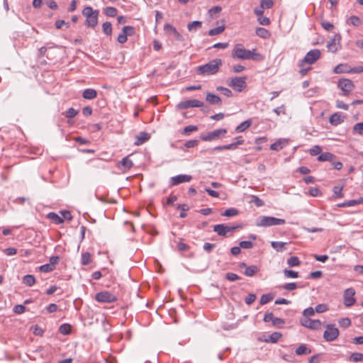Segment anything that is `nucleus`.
Here are the masks:
<instances>
[{
    "mask_svg": "<svg viewBox=\"0 0 363 363\" xmlns=\"http://www.w3.org/2000/svg\"><path fill=\"white\" fill-rule=\"evenodd\" d=\"M321 52L318 49H313L306 53L304 58L298 63L299 72L302 76L306 75L311 69V65L320 59Z\"/></svg>",
    "mask_w": 363,
    "mask_h": 363,
    "instance_id": "1",
    "label": "nucleus"
},
{
    "mask_svg": "<svg viewBox=\"0 0 363 363\" xmlns=\"http://www.w3.org/2000/svg\"><path fill=\"white\" fill-rule=\"evenodd\" d=\"M260 55L254 50H246L242 44H236L232 51V57L238 60H257Z\"/></svg>",
    "mask_w": 363,
    "mask_h": 363,
    "instance_id": "2",
    "label": "nucleus"
},
{
    "mask_svg": "<svg viewBox=\"0 0 363 363\" xmlns=\"http://www.w3.org/2000/svg\"><path fill=\"white\" fill-rule=\"evenodd\" d=\"M221 65V59H214L203 65L199 66L196 72L198 74L203 76L214 74L218 71Z\"/></svg>",
    "mask_w": 363,
    "mask_h": 363,
    "instance_id": "3",
    "label": "nucleus"
},
{
    "mask_svg": "<svg viewBox=\"0 0 363 363\" xmlns=\"http://www.w3.org/2000/svg\"><path fill=\"white\" fill-rule=\"evenodd\" d=\"M284 219L277 218L273 216H261L256 220L255 225L257 227H270L285 224Z\"/></svg>",
    "mask_w": 363,
    "mask_h": 363,
    "instance_id": "4",
    "label": "nucleus"
},
{
    "mask_svg": "<svg viewBox=\"0 0 363 363\" xmlns=\"http://www.w3.org/2000/svg\"><path fill=\"white\" fill-rule=\"evenodd\" d=\"M82 14L86 17V25L89 27H95L98 23L99 11H94L91 6H86Z\"/></svg>",
    "mask_w": 363,
    "mask_h": 363,
    "instance_id": "5",
    "label": "nucleus"
},
{
    "mask_svg": "<svg viewBox=\"0 0 363 363\" xmlns=\"http://www.w3.org/2000/svg\"><path fill=\"white\" fill-rule=\"evenodd\" d=\"M227 133L225 128H219L209 132L205 135H201L200 138L203 141H213L223 138Z\"/></svg>",
    "mask_w": 363,
    "mask_h": 363,
    "instance_id": "6",
    "label": "nucleus"
},
{
    "mask_svg": "<svg viewBox=\"0 0 363 363\" xmlns=\"http://www.w3.org/2000/svg\"><path fill=\"white\" fill-rule=\"evenodd\" d=\"M239 226L227 225L225 224H218L213 225V231L218 235L223 237L230 236Z\"/></svg>",
    "mask_w": 363,
    "mask_h": 363,
    "instance_id": "7",
    "label": "nucleus"
},
{
    "mask_svg": "<svg viewBox=\"0 0 363 363\" xmlns=\"http://www.w3.org/2000/svg\"><path fill=\"white\" fill-rule=\"evenodd\" d=\"M340 335L338 328L333 324H328L326 330L323 333L324 339L328 342H332L336 340Z\"/></svg>",
    "mask_w": 363,
    "mask_h": 363,
    "instance_id": "8",
    "label": "nucleus"
},
{
    "mask_svg": "<svg viewBox=\"0 0 363 363\" xmlns=\"http://www.w3.org/2000/svg\"><path fill=\"white\" fill-rule=\"evenodd\" d=\"M228 85L237 91H242L246 87V77H233L230 79Z\"/></svg>",
    "mask_w": 363,
    "mask_h": 363,
    "instance_id": "9",
    "label": "nucleus"
},
{
    "mask_svg": "<svg viewBox=\"0 0 363 363\" xmlns=\"http://www.w3.org/2000/svg\"><path fill=\"white\" fill-rule=\"evenodd\" d=\"M340 41L341 35L340 34H335L327 43L326 47L328 50L333 53L336 52L341 48Z\"/></svg>",
    "mask_w": 363,
    "mask_h": 363,
    "instance_id": "10",
    "label": "nucleus"
},
{
    "mask_svg": "<svg viewBox=\"0 0 363 363\" xmlns=\"http://www.w3.org/2000/svg\"><path fill=\"white\" fill-rule=\"evenodd\" d=\"M337 86L342 91V95L347 96L354 89V85L352 80L349 79H340L337 83Z\"/></svg>",
    "mask_w": 363,
    "mask_h": 363,
    "instance_id": "11",
    "label": "nucleus"
},
{
    "mask_svg": "<svg viewBox=\"0 0 363 363\" xmlns=\"http://www.w3.org/2000/svg\"><path fill=\"white\" fill-rule=\"evenodd\" d=\"M96 300L101 303H113L117 298L115 295L108 291H101L96 294Z\"/></svg>",
    "mask_w": 363,
    "mask_h": 363,
    "instance_id": "12",
    "label": "nucleus"
},
{
    "mask_svg": "<svg viewBox=\"0 0 363 363\" xmlns=\"http://www.w3.org/2000/svg\"><path fill=\"white\" fill-rule=\"evenodd\" d=\"M355 290L353 288L347 289L343 294L344 304L346 307H350L355 303Z\"/></svg>",
    "mask_w": 363,
    "mask_h": 363,
    "instance_id": "13",
    "label": "nucleus"
},
{
    "mask_svg": "<svg viewBox=\"0 0 363 363\" xmlns=\"http://www.w3.org/2000/svg\"><path fill=\"white\" fill-rule=\"evenodd\" d=\"M301 325L312 330H318L320 328L321 322L319 320H312L309 318H301L300 319Z\"/></svg>",
    "mask_w": 363,
    "mask_h": 363,
    "instance_id": "14",
    "label": "nucleus"
},
{
    "mask_svg": "<svg viewBox=\"0 0 363 363\" xmlns=\"http://www.w3.org/2000/svg\"><path fill=\"white\" fill-rule=\"evenodd\" d=\"M203 105V102L198 99H189L180 102L177 106L180 109H187L189 108L202 107Z\"/></svg>",
    "mask_w": 363,
    "mask_h": 363,
    "instance_id": "15",
    "label": "nucleus"
},
{
    "mask_svg": "<svg viewBox=\"0 0 363 363\" xmlns=\"http://www.w3.org/2000/svg\"><path fill=\"white\" fill-rule=\"evenodd\" d=\"M192 179V177L188 174H179L171 177L170 185L177 186L182 183L189 182Z\"/></svg>",
    "mask_w": 363,
    "mask_h": 363,
    "instance_id": "16",
    "label": "nucleus"
},
{
    "mask_svg": "<svg viewBox=\"0 0 363 363\" xmlns=\"http://www.w3.org/2000/svg\"><path fill=\"white\" fill-rule=\"evenodd\" d=\"M164 30L166 33L172 35L178 41H184V37L177 31V30L171 24L167 23L164 26Z\"/></svg>",
    "mask_w": 363,
    "mask_h": 363,
    "instance_id": "17",
    "label": "nucleus"
},
{
    "mask_svg": "<svg viewBox=\"0 0 363 363\" xmlns=\"http://www.w3.org/2000/svg\"><path fill=\"white\" fill-rule=\"evenodd\" d=\"M345 118L344 113L337 112L330 116L329 122L332 125H338L345 121Z\"/></svg>",
    "mask_w": 363,
    "mask_h": 363,
    "instance_id": "18",
    "label": "nucleus"
},
{
    "mask_svg": "<svg viewBox=\"0 0 363 363\" xmlns=\"http://www.w3.org/2000/svg\"><path fill=\"white\" fill-rule=\"evenodd\" d=\"M240 268H245V275L247 277H252L254 276L258 271V268L255 265L247 266V264L244 262H242L239 264Z\"/></svg>",
    "mask_w": 363,
    "mask_h": 363,
    "instance_id": "19",
    "label": "nucleus"
},
{
    "mask_svg": "<svg viewBox=\"0 0 363 363\" xmlns=\"http://www.w3.org/2000/svg\"><path fill=\"white\" fill-rule=\"evenodd\" d=\"M150 138L149 133L146 132H140L135 137V140L134 142L135 145H140L144 143L147 142Z\"/></svg>",
    "mask_w": 363,
    "mask_h": 363,
    "instance_id": "20",
    "label": "nucleus"
},
{
    "mask_svg": "<svg viewBox=\"0 0 363 363\" xmlns=\"http://www.w3.org/2000/svg\"><path fill=\"white\" fill-rule=\"evenodd\" d=\"M206 100L212 105L220 106L222 103L221 99L218 96L209 92L206 94Z\"/></svg>",
    "mask_w": 363,
    "mask_h": 363,
    "instance_id": "21",
    "label": "nucleus"
},
{
    "mask_svg": "<svg viewBox=\"0 0 363 363\" xmlns=\"http://www.w3.org/2000/svg\"><path fill=\"white\" fill-rule=\"evenodd\" d=\"M287 144V140L285 139H279L270 145V149L275 151L281 150Z\"/></svg>",
    "mask_w": 363,
    "mask_h": 363,
    "instance_id": "22",
    "label": "nucleus"
},
{
    "mask_svg": "<svg viewBox=\"0 0 363 363\" xmlns=\"http://www.w3.org/2000/svg\"><path fill=\"white\" fill-rule=\"evenodd\" d=\"M97 92L95 89H86L84 90L82 93V96L85 99H94L96 97Z\"/></svg>",
    "mask_w": 363,
    "mask_h": 363,
    "instance_id": "23",
    "label": "nucleus"
},
{
    "mask_svg": "<svg viewBox=\"0 0 363 363\" xmlns=\"http://www.w3.org/2000/svg\"><path fill=\"white\" fill-rule=\"evenodd\" d=\"M350 69V67L347 64H339L335 67L333 72L335 74L349 73Z\"/></svg>",
    "mask_w": 363,
    "mask_h": 363,
    "instance_id": "24",
    "label": "nucleus"
},
{
    "mask_svg": "<svg viewBox=\"0 0 363 363\" xmlns=\"http://www.w3.org/2000/svg\"><path fill=\"white\" fill-rule=\"evenodd\" d=\"M252 125V121L250 119L246 120L242 122L240 125H238L235 128V131L237 133H242L247 130Z\"/></svg>",
    "mask_w": 363,
    "mask_h": 363,
    "instance_id": "25",
    "label": "nucleus"
},
{
    "mask_svg": "<svg viewBox=\"0 0 363 363\" xmlns=\"http://www.w3.org/2000/svg\"><path fill=\"white\" fill-rule=\"evenodd\" d=\"M286 242L272 241L271 246L277 252H283L286 250Z\"/></svg>",
    "mask_w": 363,
    "mask_h": 363,
    "instance_id": "26",
    "label": "nucleus"
},
{
    "mask_svg": "<svg viewBox=\"0 0 363 363\" xmlns=\"http://www.w3.org/2000/svg\"><path fill=\"white\" fill-rule=\"evenodd\" d=\"M202 22L200 21H194L187 25V29L189 32H196L201 28Z\"/></svg>",
    "mask_w": 363,
    "mask_h": 363,
    "instance_id": "27",
    "label": "nucleus"
},
{
    "mask_svg": "<svg viewBox=\"0 0 363 363\" xmlns=\"http://www.w3.org/2000/svg\"><path fill=\"white\" fill-rule=\"evenodd\" d=\"M126 30H131V28L128 26H124L122 29V32L118 36L117 40L121 44H123L127 41L128 35L125 34Z\"/></svg>",
    "mask_w": 363,
    "mask_h": 363,
    "instance_id": "28",
    "label": "nucleus"
},
{
    "mask_svg": "<svg viewBox=\"0 0 363 363\" xmlns=\"http://www.w3.org/2000/svg\"><path fill=\"white\" fill-rule=\"evenodd\" d=\"M256 35L264 39H267L270 37V33L268 30L264 28H257L255 30Z\"/></svg>",
    "mask_w": 363,
    "mask_h": 363,
    "instance_id": "29",
    "label": "nucleus"
},
{
    "mask_svg": "<svg viewBox=\"0 0 363 363\" xmlns=\"http://www.w3.org/2000/svg\"><path fill=\"white\" fill-rule=\"evenodd\" d=\"M48 218L55 224H61L63 223V218L54 212L49 213Z\"/></svg>",
    "mask_w": 363,
    "mask_h": 363,
    "instance_id": "30",
    "label": "nucleus"
},
{
    "mask_svg": "<svg viewBox=\"0 0 363 363\" xmlns=\"http://www.w3.org/2000/svg\"><path fill=\"white\" fill-rule=\"evenodd\" d=\"M295 352L297 355H303L310 354L311 350L308 349L304 344H302L296 348Z\"/></svg>",
    "mask_w": 363,
    "mask_h": 363,
    "instance_id": "31",
    "label": "nucleus"
},
{
    "mask_svg": "<svg viewBox=\"0 0 363 363\" xmlns=\"http://www.w3.org/2000/svg\"><path fill=\"white\" fill-rule=\"evenodd\" d=\"M335 155L333 154L330 152H324L318 156V160L320 162L333 161Z\"/></svg>",
    "mask_w": 363,
    "mask_h": 363,
    "instance_id": "32",
    "label": "nucleus"
},
{
    "mask_svg": "<svg viewBox=\"0 0 363 363\" xmlns=\"http://www.w3.org/2000/svg\"><path fill=\"white\" fill-rule=\"evenodd\" d=\"M35 282V279L34 276L30 274H27L23 278V283L26 286H32Z\"/></svg>",
    "mask_w": 363,
    "mask_h": 363,
    "instance_id": "33",
    "label": "nucleus"
},
{
    "mask_svg": "<svg viewBox=\"0 0 363 363\" xmlns=\"http://www.w3.org/2000/svg\"><path fill=\"white\" fill-rule=\"evenodd\" d=\"M282 335L279 332H274L272 333L268 340H266V342H269L272 343H276L277 342L279 339L281 337Z\"/></svg>",
    "mask_w": 363,
    "mask_h": 363,
    "instance_id": "34",
    "label": "nucleus"
},
{
    "mask_svg": "<svg viewBox=\"0 0 363 363\" xmlns=\"http://www.w3.org/2000/svg\"><path fill=\"white\" fill-rule=\"evenodd\" d=\"M349 360L353 362H363V354L354 352L350 356Z\"/></svg>",
    "mask_w": 363,
    "mask_h": 363,
    "instance_id": "35",
    "label": "nucleus"
},
{
    "mask_svg": "<svg viewBox=\"0 0 363 363\" xmlns=\"http://www.w3.org/2000/svg\"><path fill=\"white\" fill-rule=\"evenodd\" d=\"M225 28V27L224 25L212 28L208 31V35L210 36H213V35L220 34L221 33H223L224 31Z\"/></svg>",
    "mask_w": 363,
    "mask_h": 363,
    "instance_id": "36",
    "label": "nucleus"
},
{
    "mask_svg": "<svg viewBox=\"0 0 363 363\" xmlns=\"http://www.w3.org/2000/svg\"><path fill=\"white\" fill-rule=\"evenodd\" d=\"M91 261V254L89 252H84L81 256V263L82 265H88Z\"/></svg>",
    "mask_w": 363,
    "mask_h": 363,
    "instance_id": "37",
    "label": "nucleus"
},
{
    "mask_svg": "<svg viewBox=\"0 0 363 363\" xmlns=\"http://www.w3.org/2000/svg\"><path fill=\"white\" fill-rule=\"evenodd\" d=\"M273 298L274 295L272 294H263L260 298L259 303L261 305H264L270 302Z\"/></svg>",
    "mask_w": 363,
    "mask_h": 363,
    "instance_id": "38",
    "label": "nucleus"
},
{
    "mask_svg": "<svg viewBox=\"0 0 363 363\" xmlns=\"http://www.w3.org/2000/svg\"><path fill=\"white\" fill-rule=\"evenodd\" d=\"M238 214V211L236 208H231L225 210L221 216L226 217H233Z\"/></svg>",
    "mask_w": 363,
    "mask_h": 363,
    "instance_id": "39",
    "label": "nucleus"
},
{
    "mask_svg": "<svg viewBox=\"0 0 363 363\" xmlns=\"http://www.w3.org/2000/svg\"><path fill=\"white\" fill-rule=\"evenodd\" d=\"M300 263L298 257L296 256L291 257L287 259V264L291 267L298 266Z\"/></svg>",
    "mask_w": 363,
    "mask_h": 363,
    "instance_id": "40",
    "label": "nucleus"
},
{
    "mask_svg": "<svg viewBox=\"0 0 363 363\" xmlns=\"http://www.w3.org/2000/svg\"><path fill=\"white\" fill-rule=\"evenodd\" d=\"M122 166L124 167L125 169H130L133 165V163L132 160H130L128 157H124L121 162Z\"/></svg>",
    "mask_w": 363,
    "mask_h": 363,
    "instance_id": "41",
    "label": "nucleus"
},
{
    "mask_svg": "<svg viewBox=\"0 0 363 363\" xmlns=\"http://www.w3.org/2000/svg\"><path fill=\"white\" fill-rule=\"evenodd\" d=\"M103 31L107 35H111L112 33V26L110 22H105L102 25Z\"/></svg>",
    "mask_w": 363,
    "mask_h": 363,
    "instance_id": "42",
    "label": "nucleus"
},
{
    "mask_svg": "<svg viewBox=\"0 0 363 363\" xmlns=\"http://www.w3.org/2000/svg\"><path fill=\"white\" fill-rule=\"evenodd\" d=\"M55 267H52V264L48 263V264H45L41 265L39 267V270L42 272L48 273V272H52L55 269Z\"/></svg>",
    "mask_w": 363,
    "mask_h": 363,
    "instance_id": "43",
    "label": "nucleus"
},
{
    "mask_svg": "<svg viewBox=\"0 0 363 363\" xmlns=\"http://www.w3.org/2000/svg\"><path fill=\"white\" fill-rule=\"evenodd\" d=\"M284 274L286 278H297L298 277V273L297 272L287 269L284 270Z\"/></svg>",
    "mask_w": 363,
    "mask_h": 363,
    "instance_id": "44",
    "label": "nucleus"
},
{
    "mask_svg": "<svg viewBox=\"0 0 363 363\" xmlns=\"http://www.w3.org/2000/svg\"><path fill=\"white\" fill-rule=\"evenodd\" d=\"M216 89L227 97H231L233 96L231 90L228 88L223 86H218Z\"/></svg>",
    "mask_w": 363,
    "mask_h": 363,
    "instance_id": "45",
    "label": "nucleus"
},
{
    "mask_svg": "<svg viewBox=\"0 0 363 363\" xmlns=\"http://www.w3.org/2000/svg\"><path fill=\"white\" fill-rule=\"evenodd\" d=\"M260 6L262 7V9H270L274 6V1L273 0H261Z\"/></svg>",
    "mask_w": 363,
    "mask_h": 363,
    "instance_id": "46",
    "label": "nucleus"
},
{
    "mask_svg": "<svg viewBox=\"0 0 363 363\" xmlns=\"http://www.w3.org/2000/svg\"><path fill=\"white\" fill-rule=\"evenodd\" d=\"M59 330L63 335H68L71 332V326L69 324H62Z\"/></svg>",
    "mask_w": 363,
    "mask_h": 363,
    "instance_id": "47",
    "label": "nucleus"
},
{
    "mask_svg": "<svg viewBox=\"0 0 363 363\" xmlns=\"http://www.w3.org/2000/svg\"><path fill=\"white\" fill-rule=\"evenodd\" d=\"M279 287L287 291H293L295 290L298 287V286L295 282H291L285 284Z\"/></svg>",
    "mask_w": 363,
    "mask_h": 363,
    "instance_id": "48",
    "label": "nucleus"
},
{
    "mask_svg": "<svg viewBox=\"0 0 363 363\" xmlns=\"http://www.w3.org/2000/svg\"><path fill=\"white\" fill-rule=\"evenodd\" d=\"M105 14L110 17H114L117 14V9L114 7H107L105 9Z\"/></svg>",
    "mask_w": 363,
    "mask_h": 363,
    "instance_id": "49",
    "label": "nucleus"
},
{
    "mask_svg": "<svg viewBox=\"0 0 363 363\" xmlns=\"http://www.w3.org/2000/svg\"><path fill=\"white\" fill-rule=\"evenodd\" d=\"M328 310V306L325 303H320L315 306V312L321 313L327 311Z\"/></svg>",
    "mask_w": 363,
    "mask_h": 363,
    "instance_id": "50",
    "label": "nucleus"
},
{
    "mask_svg": "<svg viewBox=\"0 0 363 363\" xmlns=\"http://www.w3.org/2000/svg\"><path fill=\"white\" fill-rule=\"evenodd\" d=\"M322 152V148L319 145H314L310 150L309 153L312 156L320 155Z\"/></svg>",
    "mask_w": 363,
    "mask_h": 363,
    "instance_id": "51",
    "label": "nucleus"
},
{
    "mask_svg": "<svg viewBox=\"0 0 363 363\" xmlns=\"http://www.w3.org/2000/svg\"><path fill=\"white\" fill-rule=\"evenodd\" d=\"M354 131L361 135H363V123H357L353 127Z\"/></svg>",
    "mask_w": 363,
    "mask_h": 363,
    "instance_id": "52",
    "label": "nucleus"
},
{
    "mask_svg": "<svg viewBox=\"0 0 363 363\" xmlns=\"http://www.w3.org/2000/svg\"><path fill=\"white\" fill-rule=\"evenodd\" d=\"M78 114V111L73 108H69L65 113V117L71 118H74Z\"/></svg>",
    "mask_w": 363,
    "mask_h": 363,
    "instance_id": "53",
    "label": "nucleus"
},
{
    "mask_svg": "<svg viewBox=\"0 0 363 363\" xmlns=\"http://www.w3.org/2000/svg\"><path fill=\"white\" fill-rule=\"evenodd\" d=\"M257 21L260 25L268 26L270 23V20L268 17L260 16L257 17Z\"/></svg>",
    "mask_w": 363,
    "mask_h": 363,
    "instance_id": "54",
    "label": "nucleus"
},
{
    "mask_svg": "<svg viewBox=\"0 0 363 363\" xmlns=\"http://www.w3.org/2000/svg\"><path fill=\"white\" fill-rule=\"evenodd\" d=\"M314 313L315 309L313 308L312 307H308L303 311V318H309L310 316L313 315Z\"/></svg>",
    "mask_w": 363,
    "mask_h": 363,
    "instance_id": "55",
    "label": "nucleus"
},
{
    "mask_svg": "<svg viewBox=\"0 0 363 363\" xmlns=\"http://www.w3.org/2000/svg\"><path fill=\"white\" fill-rule=\"evenodd\" d=\"M339 325L342 328H348L351 325V320L348 318H342L339 320Z\"/></svg>",
    "mask_w": 363,
    "mask_h": 363,
    "instance_id": "56",
    "label": "nucleus"
},
{
    "mask_svg": "<svg viewBox=\"0 0 363 363\" xmlns=\"http://www.w3.org/2000/svg\"><path fill=\"white\" fill-rule=\"evenodd\" d=\"M239 245L240 248L251 249L253 247V243L251 241L245 240L240 242Z\"/></svg>",
    "mask_w": 363,
    "mask_h": 363,
    "instance_id": "57",
    "label": "nucleus"
},
{
    "mask_svg": "<svg viewBox=\"0 0 363 363\" xmlns=\"http://www.w3.org/2000/svg\"><path fill=\"white\" fill-rule=\"evenodd\" d=\"M256 298L257 296L254 294H248L245 298V303L247 305H251L256 300Z\"/></svg>",
    "mask_w": 363,
    "mask_h": 363,
    "instance_id": "58",
    "label": "nucleus"
},
{
    "mask_svg": "<svg viewBox=\"0 0 363 363\" xmlns=\"http://www.w3.org/2000/svg\"><path fill=\"white\" fill-rule=\"evenodd\" d=\"M284 320L280 318L274 317L272 325L281 328L284 324Z\"/></svg>",
    "mask_w": 363,
    "mask_h": 363,
    "instance_id": "59",
    "label": "nucleus"
},
{
    "mask_svg": "<svg viewBox=\"0 0 363 363\" xmlns=\"http://www.w3.org/2000/svg\"><path fill=\"white\" fill-rule=\"evenodd\" d=\"M351 24L354 26H358L361 24V19L357 16H352L350 18Z\"/></svg>",
    "mask_w": 363,
    "mask_h": 363,
    "instance_id": "60",
    "label": "nucleus"
},
{
    "mask_svg": "<svg viewBox=\"0 0 363 363\" xmlns=\"http://www.w3.org/2000/svg\"><path fill=\"white\" fill-rule=\"evenodd\" d=\"M362 201H363L362 199L350 200V201H346V205L347 207L354 206L356 205L361 203Z\"/></svg>",
    "mask_w": 363,
    "mask_h": 363,
    "instance_id": "61",
    "label": "nucleus"
},
{
    "mask_svg": "<svg viewBox=\"0 0 363 363\" xmlns=\"http://www.w3.org/2000/svg\"><path fill=\"white\" fill-rule=\"evenodd\" d=\"M225 277L228 280L230 281H235L240 279V277L234 273L228 272L225 274Z\"/></svg>",
    "mask_w": 363,
    "mask_h": 363,
    "instance_id": "62",
    "label": "nucleus"
},
{
    "mask_svg": "<svg viewBox=\"0 0 363 363\" xmlns=\"http://www.w3.org/2000/svg\"><path fill=\"white\" fill-rule=\"evenodd\" d=\"M198 130V127L196 125H188L184 128V134H189L191 132L196 131Z\"/></svg>",
    "mask_w": 363,
    "mask_h": 363,
    "instance_id": "63",
    "label": "nucleus"
},
{
    "mask_svg": "<svg viewBox=\"0 0 363 363\" xmlns=\"http://www.w3.org/2000/svg\"><path fill=\"white\" fill-rule=\"evenodd\" d=\"M199 144V140H188L185 143L184 146L187 148H191L196 147Z\"/></svg>",
    "mask_w": 363,
    "mask_h": 363,
    "instance_id": "64",
    "label": "nucleus"
}]
</instances>
